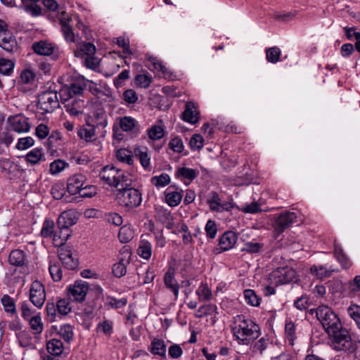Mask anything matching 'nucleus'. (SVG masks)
Masks as SVG:
<instances>
[{"mask_svg": "<svg viewBox=\"0 0 360 360\" xmlns=\"http://www.w3.org/2000/svg\"><path fill=\"white\" fill-rule=\"evenodd\" d=\"M58 334L67 342H70L73 338L72 327L70 324H65L60 326Z\"/></svg>", "mask_w": 360, "mask_h": 360, "instance_id": "obj_52", "label": "nucleus"}, {"mask_svg": "<svg viewBox=\"0 0 360 360\" xmlns=\"http://www.w3.org/2000/svg\"><path fill=\"white\" fill-rule=\"evenodd\" d=\"M200 301H208L212 297L211 289L208 287L207 283H201L196 291Z\"/></svg>", "mask_w": 360, "mask_h": 360, "instance_id": "obj_42", "label": "nucleus"}, {"mask_svg": "<svg viewBox=\"0 0 360 360\" xmlns=\"http://www.w3.org/2000/svg\"><path fill=\"white\" fill-rule=\"evenodd\" d=\"M86 176L82 174H75L70 176L67 181V191L75 195L80 193L86 182Z\"/></svg>", "mask_w": 360, "mask_h": 360, "instance_id": "obj_15", "label": "nucleus"}, {"mask_svg": "<svg viewBox=\"0 0 360 360\" xmlns=\"http://www.w3.org/2000/svg\"><path fill=\"white\" fill-rule=\"evenodd\" d=\"M8 129L18 134L27 133L30 130L28 119L22 115L9 116L7 118Z\"/></svg>", "mask_w": 360, "mask_h": 360, "instance_id": "obj_9", "label": "nucleus"}, {"mask_svg": "<svg viewBox=\"0 0 360 360\" xmlns=\"http://www.w3.org/2000/svg\"><path fill=\"white\" fill-rule=\"evenodd\" d=\"M171 179L169 174L162 173L158 176H154L150 179L151 184L156 188L165 187L169 184Z\"/></svg>", "mask_w": 360, "mask_h": 360, "instance_id": "obj_38", "label": "nucleus"}, {"mask_svg": "<svg viewBox=\"0 0 360 360\" xmlns=\"http://www.w3.org/2000/svg\"><path fill=\"white\" fill-rule=\"evenodd\" d=\"M34 144V140L31 136H25L20 138L15 145V148L18 150H27Z\"/></svg>", "mask_w": 360, "mask_h": 360, "instance_id": "obj_50", "label": "nucleus"}, {"mask_svg": "<svg viewBox=\"0 0 360 360\" xmlns=\"http://www.w3.org/2000/svg\"><path fill=\"white\" fill-rule=\"evenodd\" d=\"M206 235L208 238L213 239L216 237L217 228L214 221L208 220L205 227Z\"/></svg>", "mask_w": 360, "mask_h": 360, "instance_id": "obj_60", "label": "nucleus"}, {"mask_svg": "<svg viewBox=\"0 0 360 360\" xmlns=\"http://www.w3.org/2000/svg\"><path fill=\"white\" fill-rule=\"evenodd\" d=\"M61 32L65 40L68 43H78L72 28L70 25L67 26L63 25V27H61Z\"/></svg>", "mask_w": 360, "mask_h": 360, "instance_id": "obj_54", "label": "nucleus"}, {"mask_svg": "<svg viewBox=\"0 0 360 360\" xmlns=\"http://www.w3.org/2000/svg\"><path fill=\"white\" fill-rule=\"evenodd\" d=\"M8 262L11 265L16 267H24L25 264V255L22 250H14L8 256Z\"/></svg>", "mask_w": 360, "mask_h": 360, "instance_id": "obj_30", "label": "nucleus"}, {"mask_svg": "<svg viewBox=\"0 0 360 360\" xmlns=\"http://www.w3.org/2000/svg\"><path fill=\"white\" fill-rule=\"evenodd\" d=\"M200 112L198 106L192 101L186 103L181 119L189 124H195L199 122Z\"/></svg>", "mask_w": 360, "mask_h": 360, "instance_id": "obj_14", "label": "nucleus"}, {"mask_svg": "<svg viewBox=\"0 0 360 360\" xmlns=\"http://www.w3.org/2000/svg\"><path fill=\"white\" fill-rule=\"evenodd\" d=\"M155 217L167 229L174 227V219L172 212L166 208L159 207L155 208Z\"/></svg>", "mask_w": 360, "mask_h": 360, "instance_id": "obj_17", "label": "nucleus"}, {"mask_svg": "<svg viewBox=\"0 0 360 360\" xmlns=\"http://www.w3.org/2000/svg\"><path fill=\"white\" fill-rule=\"evenodd\" d=\"M117 160L127 165L133 163V153L131 150L126 148H120L116 152Z\"/></svg>", "mask_w": 360, "mask_h": 360, "instance_id": "obj_40", "label": "nucleus"}, {"mask_svg": "<svg viewBox=\"0 0 360 360\" xmlns=\"http://www.w3.org/2000/svg\"><path fill=\"white\" fill-rule=\"evenodd\" d=\"M89 289V284L87 282L76 281L72 285L67 288L68 299L72 302H82L85 300Z\"/></svg>", "mask_w": 360, "mask_h": 360, "instance_id": "obj_8", "label": "nucleus"}, {"mask_svg": "<svg viewBox=\"0 0 360 360\" xmlns=\"http://www.w3.org/2000/svg\"><path fill=\"white\" fill-rule=\"evenodd\" d=\"M334 254L338 261L341 264L344 269H349L352 266V262L345 255L343 249L338 244L334 245Z\"/></svg>", "mask_w": 360, "mask_h": 360, "instance_id": "obj_34", "label": "nucleus"}, {"mask_svg": "<svg viewBox=\"0 0 360 360\" xmlns=\"http://www.w3.org/2000/svg\"><path fill=\"white\" fill-rule=\"evenodd\" d=\"M68 166V163L60 159L52 162L49 166V172L53 175H57Z\"/></svg>", "mask_w": 360, "mask_h": 360, "instance_id": "obj_44", "label": "nucleus"}, {"mask_svg": "<svg viewBox=\"0 0 360 360\" xmlns=\"http://www.w3.org/2000/svg\"><path fill=\"white\" fill-rule=\"evenodd\" d=\"M17 338L20 347H28L32 345V337L26 331H20L17 334Z\"/></svg>", "mask_w": 360, "mask_h": 360, "instance_id": "obj_55", "label": "nucleus"}, {"mask_svg": "<svg viewBox=\"0 0 360 360\" xmlns=\"http://www.w3.org/2000/svg\"><path fill=\"white\" fill-rule=\"evenodd\" d=\"M49 134V128L44 124H39L35 129V135L41 140L46 138Z\"/></svg>", "mask_w": 360, "mask_h": 360, "instance_id": "obj_64", "label": "nucleus"}, {"mask_svg": "<svg viewBox=\"0 0 360 360\" xmlns=\"http://www.w3.org/2000/svg\"><path fill=\"white\" fill-rule=\"evenodd\" d=\"M165 126L162 120H159L155 124L147 129L148 138L152 141H158L164 137Z\"/></svg>", "mask_w": 360, "mask_h": 360, "instance_id": "obj_22", "label": "nucleus"}, {"mask_svg": "<svg viewBox=\"0 0 360 360\" xmlns=\"http://www.w3.org/2000/svg\"><path fill=\"white\" fill-rule=\"evenodd\" d=\"M119 124L120 128L124 131H130L134 129L137 124V122L131 117H123L120 118Z\"/></svg>", "mask_w": 360, "mask_h": 360, "instance_id": "obj_43", "label": "nucleus"}, {"mask_svg": "<svg viewBox=\"0 0 360 360\" xmlns=\"http://www.w3.org/2000/svg\"><path fill=\"white\" fill-rule=\"evenodd\" d=\"M134 155L139 160L141 166L146 170H150V157L147 147H136Z\"/></svg>", "mask_w": 360, "mask_h": 360, "instance_id": "obj_24", "label": "nucleus"}, {"mask_svg": "<svg viewBox=\"0 0 360 360\" xmlns=\"http://www.w3.org/2000/svg\"><path fill=\"white\" fill-rule=\"evenodd\" d=\"M244 297L248 304L253 307H257L260 304L261 298H259L253 290L247 289L244 290Z\"/></svg>", "mask_w": 360, "mask_h": 360, "instance_id": "obj_48", "label": "nucleus"}, {"mask_svg": "<svg viewBox=\"0 0 360 360\" xmlns=\"http://www.w3.org/2000/svg\"><path fill=\"white\" fill-rule=\"evenodd\" d=\"M80 198H92L97 194V188L93 185H84L82 190L78 193Z\"/></svg>", "mask_w": 360, "mask_h": 360, "instance_id": "obj_56", "label": "nucleus"}, {"mask_svg": "<svg viewBox=\"0 0 360 360\" xmlns=\"http://www.w3.org/2000/svg\"><path fill=\"white\" fill-rule=\"evenodd\" d=\"M77 221V212L74 210H68L63 212L58 218L59 227L69 229Z\"/></svg>", "mask_w": 360, "mask_h": 360, "instance_id": "obj_18", "label": "nucleus"}, {"mask_svg": "<svg viewBox=\"0 0 360 360\" xmlns=\"http://www.w3.org/2000/svg\"><path fill=\"white\" fill-rule=\"evenodd\" d=\"M165 202L170 207H176L180 204L183 197V191L172 190V187L168 188L165 191Z\"/></svg>", "mask_w": 360, "mask_h": 360, "instance_id": "obj_25", "label": "nucleus"}, {"mask_svg": "<svg viewBox=\"0 0 360 360\" xmlns=\"http://www.w3.org/2000/svg\"><path fill=\"white\" fill-rule=\"evenodd\" d=\"M148 351L161 359L167 358V345L162 339L154 338L148 347Z\"/></svg>", "mask_w": 360, "mask_h": 360, "instance_id": "obj_20", "label": "nucleus"}, {"mask_svg": "<svg viewBox=\"0 0 360 360\" xmlns=\"http://www.w3.org/2000/svg\"><path fill=\"white\" fill-rule=\"evenodd\" d=\"M76 267L77 263L74 261L70 250L61 249L58 252V262H57V264H53L52 261L50 260L49 270H52L53 268H58V270H61L62 268L66 270H75Z\"/></svg>", "mask_w": 360, "mask_h": 360, "instance_id": "obj_11", "label": "nucleus"}, {"mask_svg": "<svg viewBox=\"0 0 360 360\" xmlns=\"http://www.w3.org/2000/svg\"><path fill=\"white\" fill-rule=\"evenodd\" d=\"M231 329L237 340L243 345H249L259 336V326L242 314L233 317Z\"/></svg>", "mask_w": 360, "mask_h": 360, "instance_id": "obj_3", "label": "nucleus"}, {"mask_svg": "<svg viewBox=\"0 0 360 360\" xmlns=\"http://www.w3.org/2000/svg\"><path fill=\"white\" fill-rule=\"evenodd\" d=\"M46 311L47 316L50 318V321H53L58 313L56 303L49 300L46 304Z\"/></svg>", "mask_w": 360, "mask_h": 360, "instance_id": "obj_61", "label": "nucleus"}, {"mask_svg": "<svg viewBox=\"0 0 360 360\" xmlns=\"http://www.w3.org/2000/svg\"><path fill=\"white\" fill-rule=\"evenodd\" d=\"M96 129L94 124L87 123L78 130L77 134L80 139L86 141H91L95 139Z\"/></svg>", "mask_w": 360, "mask_h": 360, "instance_id": "obj_32", "label": "nucleus"}, {"mask_svg": "<svg viewBox=\"0 0 360 360\" xmlns=\"http://www.w3.org/2000/svg\"><path fill=\"white\" fill-rule=\"evenodd\" d=\"M70 300L60 298L56 301L57 310L59 315L65 316L71 311L72 307L70 305Z\"/></svg>", "mask_w": 360, "mask_h": 360, "instance_id": "obj_45", "label": "nucleus"}, {"mask_svg": "<svg viewBox=\"0 0 360 360\" xmlns=\"http://www.w3.org/2000/svg\"><path fill=\"white\" fill-rule=\"evenodd\" d=\"M240 210L245 213L251 214L257 213L262 211L259 204L257 202H252L250 204L243 205Z\"/></svg>", "mask_w": 360, "mask_h": 360, "instance_id": "obj_63", "label": "nucleus"}, {"mask_svg": "<svg viewBox=\"0 0 360 360\" xmlns=\"http://www.w3.org/2000/svg\"><path fill=\"white\" fill-rule=\"evenodd\" d=\"M152 77L149 74H140L134 79L135 85L140 88H148L152 82Z\"/></svg>", "mask_w": 360, "mask_h": 360, "instance_id": "obj_46", "label": "nucleus"}, {"mask_svg": "<svg viewBox=\"0 0 360 360\" xmlns=\"http://www.w3.org/2000/svg\"><path fill=\"white\" fill-rule=\"evenodd\" d=\"M55 46L47 41H40L32 44L34 51L41 56H50L54 51Z\"/></svg>", "mask_w": 360, "mask_h": 360, "instance_id": "obj_28", "label": "nucleus"}, {"mask_svg": "<svg viewBox=\"0 0 360 360\" xmlns=\"http://www.w3.org/2000/svg\"><path fill=\"white\" fill-rule=\"evenodd\" d=\"M169 147L174 153H180L183 151L184 146L182 139L176 136L170 140Z\"/></svg>", "mask_w": 360, "mask_h": 360, "instance_id": "obj_57", "label": "nucleus"}, {"mask_svg": "<svg viewBox=\"0 0 360 360\" xmlns=\"http://www.w3.org/2000/svg\"><path fill=\"white\" fill-rule=\"evenodd\" d=\"M30 300L37 308H41L46 300L44 285L39 281L32 283L30 289Z\"/></svg>", "mask_w": 360, "mask_h": 360, "instance_id": "obj_10", "label": "nucleus"}, {"mask_svg": "<svg viewBox=\"0 0 360 360\" xmlns=\"http://www.w3.org/2000/svg\"><path fill=\"white\" fill-rule=\"evenodd\" d=\"M46 349L51 355L59 356L63 353V344L60 340L53 338L47 342Z\"/></svg>", "mask_w": 360, "mask_h": 360, "instance_id": "obj_36", "label": "nucleus"}, {"mask_svg": "<svg viewBox=\"0 0 360 360\" xmlns=\"http://www.w3.org/2000/svg\"><path fill=\"white\" fill-rule=\"evenodd\" d=\"M206 202L212 212H229L234 207L233 202L222 200L216 191H211L208 193Z\"/></svg>", "mask_w": 360, "mask_h": 360, "instance_id": "obj_7", "label": "nucleus"}, {"mask_svg": "<svg viewBox=\"0 0 360 360\" xmlns=\"http://www.w3.org/2000/svg\"><path fill=\"white\" fill-rule=\"evenodd\" d=\"M281 55V49L277 46L271 47L266 50V60L269 63H277L279 60Z\"/></svg>", "mask_w": 360, "mask_h": 360, "instance_id": "obj_49", "label": "nucleus"}, {"mask_svg": "<svg viewBox=\"0 0 360 360\" xmlns=\"http://www.w3.org/2000/svg\"><path fill=\"white\" fill-rule=\"evenodd\" d=\"M189 144L193 150H199L203 146L204 139L200 134H193L191 138Z\"/></svg>", "mask_w": 360, "mask_h": 360, "instance_id": "obj_58", "label": "nucleus"}, {"mask_svg": "<svg viewBox=\"0 0 360 360\" xmlns=\"http://www.w3.org/2000/svg\"><path fill=\"white\" fill-rule=\"evenodd\" d=\"M138 255L144 259H149L152 255V244L146 239L141 238L137 249Z\"/></svg>", "mask_w": 360, "mask_h": 360, "instance_id": "obj_33", "label": "nucleus"}, {"mask_svg": "<svg viewBox=\"0 0 360 360\" xmlns=\"http://www.w3.org/2000/svg\"><path fill=\"white\" fill-rule=\"evenodd\" d=\"M237 241V236L233 231L225 232L219 240V249L226 251L231 249Z\"/></svg>", "mask_w": 360, "mask_h": 360, "instance_id": "obj_21", "label": "nucleus"}, {"mask_svg": "<svg viewBox=\"0 0 360 360\" xmlns=\"http://www.w3.org/2000/svg\"><path fill=\"white\" fill-rule=\"evenodd\" d=\"M29 325L34 335L41 334L44 330V324L41 321L40 313H37L29 320Z\"/></svg>", "mask_w": 360, "mask_h": 360, "instance_id": "obj_37", "label": "nucleus"}, {"mask_svg": "<svg viewBox=\"0 0 360 360\" xmlns=\"http://www.w3.org/2000/svg\"><path fill=\"white\" fill-rule=\"evenodd\" d=\"M15 62L12 60L1 58H0V73L9 76L13 72Z\"/></svg>", "mask_w": 360, "mask_h": 360, "instance_id": "obj_39", "label": "nucleus"}, {"mask_svg": "<svg viewBox=\"0 0 360 360\" xmlns=\"http://www.w3.org/2000/svg\"><path fill=\"white\" fill-rule=\"evenodd\" d=\"M134 237V231L129 226H123L120 229L118 238L122 243L129 242Z\"/></svg>", "mask_w": 360, "mask_h": 360, "instance_id": "obj_41", "label": "nucleus"}, {"mask_svg": "<svg viewBox=\"0 0 360 360\" xmlns=\"http://www.w3.org/2000/svg\"><path fill=\"white\" fill-rule=\"evenodd\" d=\"M25 160L31 165L39 164L46 160V155L42 148H34L25 155Z\"/></svg>", "mask_w": 360, "mask_h": 360, "instance_id": "obj_26", "label": "nucleus"}, {"mask_svg": "<svg viewBox=\"0 0 360 360\" xmlns=\"http://www.w3.org/2000/svg\"><path fill=\"white\" fill-rule=\"evenodd\" d=\"M1 303L6 312L14 314L16 312L15 304L13 299L8 295H4L1 297Z\"/></svg>", "mask_w": 360, "mask_h": 360, "instance_id": "obj_53", "label": "nucleus"}, {"mask_svg": "<svg viewBox=\"0 0 360 360\" xmlns=\"http://www.w3.org/2000/svg\"><path fill=\"white\" fill-rule=\"evenodd\" d=\"M96 46L91 42L79 44L75 51V56L83 60V64L88 68L96 70L100 64V60L95 56Z\"/></svg>", "mask_w": 360, "mask_h": 360, "instance_id": "obj_4", "label": "nucleus"}, {"mask_svg": "<svg viewBox=\"0 0 360 360\" xmlns=\"http://www.w3.org/2000/svg\"><path fill=\"white\" fill-rule=\"evenodd\" d=\"M38 108L42 110V113L53 112L59 107V101L56 91H46L39 96Z\"/></svg>", "mask_w": 360, "mask_h": 360, "instance_id": "obj_6", "label": "nucleus"}, {"mask_svg": "<svg viewBox=\"0 0 360 360\" xmlns=\"http://www.w3.org/2000/svg\"><path fill=\"white\" fill-rule=\"evenodd\" d=\"M65 188L62 184H56L52 186L51 193L54 199H62L65 195Z\"/></svg>", "mask_w": 360, "mask_h": 360, "instance_id": "obj_59", "label": "nucleus"}, {"mask_svg": "<svg viewBox=\"0 0 360 360\" xmlns=\"http://www.w3.org/2000/svg\"><path fill=\"white\" fill-rule=\"evenodd\" d=\"M164 280L165 286L173 292L175 299H176L179 296L180 285L175 271H167Z\"/></svg>", "mask_w": 360, "mask_h": 360, "instance_id": "obj_23", "label": "nucleus"}, {"mask_svg": "<svg viewBox=\"0 0 360 360\" xmlns=\"http://www.w3.org/2000/svg\"><path fill=\"white\" fill-rule=\"evenodd\" d=\"M0 46L7 52H12L17 48L15 39L8 30L0 34Z\"/></svg>", "mask_w": 360, "mask_h": 360, "instance_id": "obj_27", "label": "nucleus"}, {"mask_svg": "<svg viewBox=\"0 0 360 360\" xmlns=\"http://www.w3.org/2000/svg\"><path fill=\"white\" fill-rule=\"evenodd\" d=\"M148 61L150 63V65H153L155 70L161 72V75L162 77L167 79H170L172 77V73L169 70L165 65H164L162 61H160L159 59L155 57H149Z\"/></svg>", "mask_w": 360, "mask_h": 360, "instance_id": "obj_35", "label": "nucleus"}, {"mask_svg": "<svg viewBox=\"0 0 360 360\" xmlns=\"http://www.w3.org/2000/svg\"><path fill=\"white\" fill-rule=\"evenodd\" d=\"M269 278L271 283L283 285L289 283H296L297 278L296 271H271Z\"/></svg>", "mask_w": 360, "mask_h": 360, "instance_id": "obj_13", "label": "nucleus"}, {"mask_svg": "<svg viewBox=\"0 0 360 360\" xmlns=\"http://www.w3.org/2000/svg\"><path fill=\"white\" fill-rule=\"evenodd\" d=\"M198 172L192 168L180 167L175 171V177L184 183L185 185H189L191 182L197 177Z\"/></svg>", "mask_w": 360, "mask_h": 360, "instance_id": "obj_19", "label": "nucleus"}, {"mask_svg": "<svg viewBox=\"0 0 360 360\" xmlns=\"http://www.w3.org/2000/svg\"><path fill=\"white\" fill-rule=\"evenodd\" d=\"M296 221L297 214L295 212H282L275 218L274 224V231L278 235L281 234Z\"/></svg>", "mask_w": 360, "mask_h": 360, "instance_id": "obj_12", "label": "nucleus"}, {"mask_svg": "<svg viewBox=\"0 0 360 360\" xmlns=\"http://www.w3.org/2000/svg\"><path fill=\"white\" fill-rule=\"evenodd\" d=\"M131 181L127 175L118 174L114 177V188L116 189L115 200L124 207L134 208L139 206L142 198L140 192L131 187Z\"/></svg>", "mask_w": 360, "mask_h": 360, "instance_id": "obj_2", "label": "nucleus"}, {"mask_svg": "<svg viewBox=\"0 0 360 360\" xmlns=\"http://www.w3.org/2000/svg\"><path fill=\"white\" fill-rule=\"evenodd\" d=\"M112 165H106L104 167H103L101 171L100 172V178L105 184L109 186L112 185Z\"/></svg>", "mask_w": 360, "mask_h": 360, "instance_id": "obj_51", "label": "nucleus"}, {"mask_svg": "<svg viewBox=\"0 0 360 360\" xmlns=\"http://www.w3.org/2000/svg\"><path fill=\"white\" fill-rule=\"evenodd\" d=\"M65 103L66 111L71 115L76 116L82 112L84 101L77 97L62 100Z\"/></svg>", "mask_w": 360, "mask_h": 360, "instance_id": "obj_16", "label": "nucleus"}, {"mask_svg": "<svg viewBox=\"0 0 360 360\" xmlns=\"http://www.w3.org/2000/svg\"><path fill=\"white\" fill-rule=\"evenodd\" d=\"M86 86V80L82 76H78L70 85L63 86L60 91L61 100H67L80 96Z\"/></svg>", "mask_w": 360, "mask_h": 360, "instance_id": "obj_5", "label": "nucleus"}, {"mask_svg": "<svg viewBox=\"0 0 360 360\" xmlns=\"http://www.w3.org/2000/svg\"><path fill=\"white\" fill-rule=\"evenodd\" d=\"M316 318L328 334L331 347L336 351H342L349 354L354 353L358 347L357 342L353 340L349 331L342 327L336 314L328 306L318 307Z\"/></svg>", "mask_w": 360, "mask_h": 360, "instance_id": "obj_1", "label": "nucleus"}, {"mask_svg": "<svg viewBox=\"0 0 360 360\" xmlns=\"http://www.w3.org/2000/svg\"><path fill=\"white\" fill-rule=\"evenodd\" d=\"M54 221L51 219H46L42 224L40 234L44 238H49L52 236L54 231Z\"/></svg>", "mask_w": 360, "mask_h": 360, "instance_id": "obj_47", "label": "nucleus"}, {"mask_svg": "<svg viewBox=\"0 0 360 360\" xmlns=\"http://www.w3.org/2000/svg\"><path fill=\"white\" fill-rule=\"evenodd\" d=\"M59 231H56L53 238V244L56 247L63 246L70 236L71 231L69 229L59 227Z\"/></svg>", "mask_w": 360, "mask_h": 360, "instance_id": "obj_31", "label": "nucleus"}, {"mask_svg": "<svg viewBox=\"0 0 360 360\" xmlns=\"http://www.w3.org/2000/svg\"><path fill=\"white\" fill-rule=\"evenodd\" d=\"M348 313L360 328V307L356 304L350 306L348 308Z\"/></svg>", "mask_w": 360, "mask_h": 360, "instance_id": "obj_62", "label": "nucleus"}, {"mask_svg": "<svg viewBox=\"0 0 360 360\" xmlns=\"http://www.w3.org/2000/svg\"><path fill=\"white\" fill-rule=\"evenodd\" d=\"M108 115L105 110L102 108H98L94 112L93 124L94 126L99 129L101 127L104 129L108 124Z\"/></svg>", "mask_w": 360, "mask_h": 360, "instance_id": "obj_29", "label": "nucleus"}]
</instances>
